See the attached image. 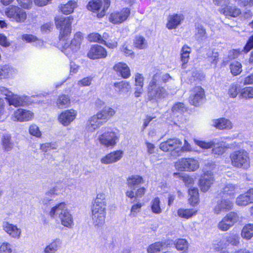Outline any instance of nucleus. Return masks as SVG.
<instances>
[{
  "label": "nucleus",
  "instance_id": "nucleus-51",
  "mask_svg": "<svg viewBox=\"0 0 253 253\" xmlns=\"http://www.w3.org/2000/svg\"><path fill=\"white\" fill-rule=\"evenodd\" d=\"M228 147L226 146L225 144L223 143H221L219 144L218 146H216L215 143L214 142V145L213 146L212 152L214 155L218 156L221 155L225 152Z\"/></svg>",
  "mask_w": 253,
  "mask_h": 253
},
{
  "label": "nucleus",
  "instance_id": "nucleus-14",
  "mask_svg": "<svg viewBox=\"0 0 253 253\" xmlns=\"http://www.w3.org/2000/svg\"><path fill=\"white\" fill-rule=\"evenodd\" d=\"M34 114L30 111L19 108L14 111L11 116V119L14 122H23L32 119Z\"/></svg>",
  "mask_w": 253,
  "mask_h": 253
},
{
  "label": "nucleus",
  "instance_id": "nucleus-22",
  "mask_svg": "<svg viewBox=\"0 0 253 253\" xmlns=\"http://www.w3.org/2000/svg\"><path fill=\"white\" fill-rule=\"evenodd\" d=\"M123 156V151L120 150L114 151L101 158L100 159V162L105 165L115 163L120 160Z\"/></svg>",
  "mask_w": 253,
  "mask_h": 253
},
{
  "label": "nucleus",
  "instance_id": "nucleus-20",
  "mask_svg": "<svg viewBox=\"0 0 253 253\" xmlns=\"http://www.w3.org/2000/svg\"><path fill=\"white\" fill-rule=\"evenodd\" d=\"M105 123L99 115L96 113L88 119L85 128L87 131L93 132Z\"/></svg>",
  "mask_w": 253,
  "mask_h": 253
},
{
  "label": "nucleus",
  "instance_id": "nucleus-27",
  "mask_svg": "<svg viewBox=\"0 0 253 253\" xmlns=\"http://www.w3.org/2000/svg\"><path fill=\"white\" fill-rule=\"evenodd\" d=\"M62 241L56 238L46 245L43 250L42 253H55L61 247Z\"/></svg>",
  "mask_w": 253,
  "mask_h": 253
},
{
  "label": "nucleus",
  "instance_id": "nucleus-15",
  "mask_svg": "<svg viewBox=\"0 0 253 253\" xmlns=\"http://www.w3.org/2000/svg\"><path fill=\"white\" fill-rule=\"evenodd\" d=\"M214 181L213 173L211 170L205 171L199 179V186L201 190L207 192Z\"/></svg>",
  "mask_w": 253,
  "mask_h": 253
},
{
  "label": "nucleus",
  "instance_id": "nucleus-44",
  "mask_svg": "<svg viewBox=\"0 0 253 253\" xmlns=\"http://www.w3.org/2000/svg\"><path fill=\"white\" fill-rule=\"evenodd\" d=\"M230 72L233 76L239 75L242 71V64L238 61H232L229 66Z\"/></svg>",
  "mask_w": 253,
  "mask_h": 253
},
{
  "label": "nucleus",
  "instance_id": "nucleus-61",
  "mask_svg": "<svg viewBox=\"0 0 253 253\" xmlns=\"http://www.w3.org/2000/svg\"><path fill=\"white\" fill-rule=\"evenodd\" d=\"M11 245L7 242L0 243V253H11Z\"/></svg>",
  "mask_w": 253,
  "mask_h": 253
},
{
  "label": "nucleus",
  "instance_id": "nucleus-1",
  "mask_svg": "<svg viewBox=\"0 0 253 253\" xmlns=\"http://www.w3.org/2000/svg\"><path fill=\"white\" fill-rule=\"evenodd\" d=\"M73 20L72 16L55 19L56 27L59 30L58 45L61 51L69 57L79 49L83 39L82 34L77 32L70 42L68 41L71 33Z\"/></svg>",
  "mask_w": 253,
  "mask_h": 253
},
{
  "label": "nucleus",
  "instance_id": "nucleus-9",
  "mask_svg": "<svg viewBox=\"0 0 253 253\" xmlns=\"http://www.w3.org/2000/svg\"><path fill=\"white\" fill-rule=\"evenodd\" d=\"M4 12L7 17L18 23L24 22L27 18L26 11L16 5H11L8 6Z\"/></svg>",
  "mask_w": 253,
  "mask_h": 253
},
{
  "label": "nucleus",
  "instance_id": "nucleus-34",
  "mask_svg": "<svg viewBox=\"0 0 253 253\" xmlns=\"http://www.w3.org/2000/svg\"><path fill=\"white\" fill-rule=\"evenodd\" d=\"M220 12L224 14L226 16L236 17L239 16L241 13L240 9L235 6H231L226 5L224 8H222Z\"/></svg>",
  "mask_w": 253,
  "mask_h": 253
},
{
  "label": "nucleus",
  "instance_id": "nucleus-18",
  "mask_svg": "<svg viewBox=\"0 0 253 253\" xmlns=\"http://www.w3.org/2000/svg\"><path fill=\"white\" fill-rule=\"evenodd\" d=\"M130 10L124 8L120 11L115 12L110 15V21L114 24H119L125 21L129 17Z\"/></svg>",
  "mask_w": 253,
  "mask_h": 253
},
{
  "label": "nucleus",
  "instance_id": "nucleus-53",
  "mask_svg": "<svg viewBox=\"0 0 253 253\" xmlns=\"http://www.w3.org/2000/svg\"><path fill=\"white\" fill-rule=\"evenodd\" d=\"M225 238L228 245L230 244L233 246H237L240 243V237L236 234L227 236Z\"/></svg>",
  "mask_w": 253,
  "mask_h": 253
},
{
  "label": "nucleus",
  "instance_id": "nucleus-10",
  "mask_svg": "<svg viewBox=\"0 0 253 253\" xmlns=\"http://www.w3.org/2000/svg\"><path fill=\"white\" fill-rule=\"evenodd\" d=\"M103 2L104 3L102 5V1L101 0H90L87 5V8L88 10L93 12H96L98 11L102 6L101 11L97 14V17L101 18L105 15L106 11L110 5V1L109 0H103Z\"/></svg>",
  "mask_w": 253,
  "mask_h": 253
},
{
  "label": "nucleus",
  "instance_id": "nucleus-33",
  "mask_svg": "<svg viewBox=\"0 0 253 253\" xmlns=\"http://www.w3.org/2000/svg\"><path fill=\"white\" fill-rule=\"evenodd\" d=\"M238 187L231 183L227 184L221 190L223 196H229L233 199L236 193Z\"/></svg>",
  "mask_w": 253,
  "mask_h": 253
},
{
  "label": "nucleus",
  "instance_id": "nucleus-38",
  "mask_svg": "<svg viewBox=\"0 0 253 253\" xmlns=\"http://www.w3.org/2000/svg\"><path fill=\"white\" fill-rule=\"evenodd\" d=\"M189 195L190 196L188 200L189 204L192 206H195L199 201L198 188L195 187L190 188L189 189Z\"/></svg>",
  "mask_w": 253,
  "mask_h": 253
},
{
  "label": "nucleus",
  "instance_id": "nucleus-12",
  "mask_svg": "<svg viewBox=\"0 0 253 253\" xmlns=\"http://www.w3.org/2000/svg\"><path fill=\"white\" fill-rule=\"evenodd\" d=\"M5 100L9 106H13L15 107L24 106L28 104L29 97L25 95H19L12 92L8 97H5Z\"/></svg>",
  "mask_w": 253,
  "mask_h": 253
},
{
  "label": "nucleus",
  "instance_id": "nucleus-13",
  "mask_svg": "<svg viewBox=\"0 0 253 253\" xmlns=\"http://www.w3.org/2000/svg\"><path fill=\"white\" fill-rule=\"evenodd\" d=\"M2 228L3 231L11 238L15 239H19L21 238L22 230L16 224L5 221L2 222Z\"/></svg>",
  "mask_w": 253,
  "mask_h": 253
},
{
  "label": "nucleus",
  "instance_id": "nucleus-2",
  "mask_svg": "<svg viewBox=\"0 0 253 253\" xmlns=\"http://www.w3.org/2000/svg\"><path fill=\"white\" fill-rule=\"evenodd\" d=\"M106 206L105 194L103 193H98L91 208V218L94 226L101 227L104 224Z\"/></svg>",
  "mask_w": 253,
  "mask_h": 253
},
{
  "label": "nucleus",
  "instance_id": "nucleus-55",
  "mask_svg": "<svg viewBox=\"0 0 253 253\" xmlns=\"http://www.w3.org/2000/svg\"><path fill=\"white\" fill-rule=\"evenodd\" d=\"M239 87L237 84H231L228 89V94L231 98H235L238 94Z\"/></svg>",
  "mask_w": 253,
  "mask_h": 253
},
{
  "label": "nucleus",
  "instance_id": "nucleus-43",
  "mask_svg": "<svg viewBox=\"0 0 253 253\" xmlns=\"http://www.w3.org/2000/svg\"><path fill=\"white\" fill-rule=\"evenodd\" d=\"M70 104V99L68 95H61L58 96L56 101V105L59 108H66Z\"/></svg>",
  "mask_w": 253,
  "mask_h": 253
},
{
  "label": "nucleus",
  "instance_id": "nucleus-37",
  "mask_svg": "<svg viewBox=\"0 0 253 253\" xmlns=\"http://www.w3.org/2000/svg\"><path fill=\"white\" fill-rule=\"evenodd\" d=\"M143 183V178L139 175H132L127 179V184L130 189H135L138 185Z\"/></svg>",
  "mask_w": 253,
  "mask_h": 253
},
{
  "label": "nucleus",
  "instance_id": "nucleus-32",
  "mask_svg": "<svg viewBox=\"0 0 253 253\" xmlns=\"http://www.w3.org/2000/svg\"><path fill=\"white\" fill-rule=\"evenodd\" d=\"M197 210L195 209L179 208L177 211V215L184 219H189L196 215Z\"/></svg>",
  "mask_w": 253,
  "mask_h": 253
},
{
  "label": "nucleus",
  "instance_id": "nucleus-45",
  "mask_svg": "<svg viewBox=\"0 0 253 253\" xmlns=\"http://www.w3.org/2000/svg\"><path fill=\"white\" fill-rule=\"evenodd\" d=\"M175 248L182 253H187L188 249V243L184 239H178L174 244Z\"/></svg>",
  "mask_w": 253,
  "mask_h": 253
},
{
  "label": "nucleus",
  "instance_id": "nucleus-30",
  "mask_svg": "<svg viewBox=\"0 0 253 253\" xmlns=\"http://www.w3.org/2000/svg\"><path fill=\"white\" fill-rule=\"evenodd\" d=\"M16 73V70L9 65L0 66V79L12 78Z\"/></svg>",
  "mask_w": 253,
  "mask_h": 253
},
{
  "label": "nucleus",
  "instance_id": "nucleus-59",
  "mask_svg": "<svg viewBox=\"0 0 253 253\" xmlns=\"http://www.w3.org/2000/svg\"><path fill=\"white\" fill-rule=\"evenodd\" d=\"M29 131L31 135L36 137L40 138L42 136V132L36 125L33 124L31 125L29 128Z\"/></svg>",
  "mask_w": 253,
  "mask_h": 253
},
{
  "label": "nucleus",
  "instance_id": "nucleus-64",
  "mask_svg": "<svg viewBox=\"0 0 253 253\" xmlns=\"http://www.w3.org/2000/svg\"><path fill=\"white\" fill-rule=\"evenodd\" d=\"M93 78L92 77H87L80 80L78 82V85L79 86H89L92 82Z\"/></svg>",
  "mask_w": 253,
  "mask_h": 253
},
{
  "label": "nucleus",
  "instance_id": "nucleus-21",
  "mask_svg": "<svg viewBox=\"0 0 253 253\" xmlns=\"http://www.w3.org/2000/svg\"><path fill=\"white\" fill-rule=\"evenodd\" d=\"M205 97L204 89L200 87L197 86L193 88L190 96V102L194 106H198L203 102Z\"/></svg>",
  "mask_w": 253,
  "mask_h": 253
},
{
  "label": "nucleus",
  "instance_id": "nucleus-48",
  "mask_svg": "<svg viewBox=\"0 0 253 253\" xmlns=\"http://www.w3.org/2000/svg\"><path fill=\"white\" fill-rule=\"evenodd\" d=\"M186 110L184 104L178 102L175 104L172 107L171 111L174 117H178Z\"/></svg>",
  "mask_w": 253,
  "mask_h": 253
},
{
  "label": "nucleus",
  "instance_id": "nucleus-7",
  "mask_svg": "<svg viewBox=\"0 0 253 253\" xmlns=\"http://www.w3.org/2000/svg\"><path fill=\"white\" fill-rule=\"evenodd\" d=\"M174 166L178 170L194 171L199 169L200 164L198 160L194 158H183L178 159Z\"/></svg>",
  "mask_w": 253,
  "mask_h": 253
},
{
  "label": "nucleus",
  "instance_id": "nucleus-63",
  "mask_svg": "<svg viewBox=\"0 0 253 253\" xmlns=\"http://www.w3.org/2000/svg\"><path fill=\"white\" fill-rule=\"evenodd\" d=\"M173 174L174 176L180 178L186 184H191L193 182V179L186 174H181L178 172H174Z\"/></svg>",
  "mask_w": 253,
  "mask_h": 253
},
{
  "label": "nucleus",
  "instance_id": "nucleus-25",
  "mask_svg": "<svg viewBox=\"0 0 253 253\" xmlns=\"http://www.w3.org/2000/svg\"><path fill=\"white\" fill-rule=\"evenodd\" d=\"M183 19L184 16L182 14L169 15L168 18L167 27L170 30L175 29L181 24Z\"/></svg>",
  "mask_w": 253,
  "mask_h": 253
},
{
  "label": "nucleus",
  "instance_id": "nucleus-56",
  "mask_svg": "<svg viewBox=\"0 0 253 253\" xmlns=\"http://www.w3.org/2000/svg\"><path fill=\"white\" fill-rule=\"evenodd\" d=\"M227 245L228 244L227 243L225 238L224 237L219 241H215L213 244V247L215 250L219 251L225 248Z\"/></svg>",
  "mask_w": 253,
  "mask_h": 253
},
{
  "label": "nucleus",
  "instance_id": "nucleus-50",
  "mask_svg": "<svg viewBox=\"0 0 253 253\" xmlns=\"http://www.w3.org/2000/svg\"><path fill=\"white\" fill-rule=\"evenodd\" d=\"M218 53L217 52H215L213 50L211 51L209 50L207 53L208 61L211 63V64L213 65L214 67H216L218 62Z\"/></svg>",
  "mask_w": 253,
  "mask_h": 253
},
{
  "label": "nucleus",
  "instance_id": "nucleus-49",
  "mask_svg": "<svg viewBox=\"0 0 253 253\" xmlns=\"http://www.w3.org/2000/svg\"><path fill=\"white\" fill-rule=\"evenodd\" d=\"M107 34L104 33L103 34V38L104 42L103 43L109 48H114L118 45V41L116 38L111 37V39L107 40Z\"/></svg>",
  "mask_w": 253,
  "mask_h": 253
},
{
  "label": "nucleus",
  "instance_id": "nucleus-40",
  "mask_svg": "<svg viewBox=\"0 0 253 253\" xmlns=\"http://www.w3.org/2000/svg\"><path fill=\"white\" fill-rule=\"evenodd\" d=\"M191 48L187 45H184L181 50V60L182 62V68H186V64L188 62L189 54L191 53Z\"/></svg>",
  "mask_w": 253,
  "mask_h": 253
},
{
  "label": "nucleus",
  "instance_id": "nucleus-52",
  "mask_svg": "<svg viewBox=\"0 0 253 253\" xmlns=\"http://www.w3.org/2000/svg\"><path fill=\"white\" fill-rule=\"evenodd\" d=\"M134 46L139 49H144L147 46V43L144 38L136 36L134 40Z\"/></svg>",
  "mask_w": 253,
  "mask_h": 253
},
{
  "label": "nucleus",
  "instance_id": "nucleus-60",
  "mask_svg": "<svg viewBox=\"0 0 253 253\" xmlns=\"http://www.w3.org/2000/svg\"><path fill=\"white\" fill-rule=\"evenodd\" d=\"M57 145L55 143H45L41 145V149L45 152H48L51 150L56 149Z\"/></svg>",
  "mask_w": 253,
  "mask_h": 253
},
{
  "label": "nucleus",
  "instance_id": "nucleus-3",
  "mask_svg": "<svg viewBox=\"0 0 253 253\" xmlns=\"http://www.w3.org/2000/svg\"><path fill=\"white\" fill-rule=\"evenodd\" d=\"M49 214L51 217L58 216L61 225L64 227L69 229L73 227L74 225L73 217L65 203L62 202L53 207Z\"/></svg>",
  "mask_w": 253,
  "mask_h": 253
},
{
  "label": "nucleus",
  "instance_id": "nucleus-46",
  "mask_svg": "<svg viewBox=\"0 0 253 253\" xmlns=\"http://www.w3.org/2000/svg\"><path fill=\"white\" fill-rule=\"evenodd\" d=\"M240 97L246 99L253 98V87L247 86L242 88L240 91Z\"/></svg>",
  "mask_w": 253,
  "mask_h": 253
},
{
  "label": "nucleus",
  "instance_id": "nucleus-5",
  "mask_svg": "<svg viewBox=\"0 0 253 253\" xmlns=\"http://www.w3.org/2000/svg\"><path fill=\"white\" fill-rule=\"evenodd\" d=\"M120 137L118 130L104 127L98 134L97 140L101 145L106 148H113L119 141Z\"/></svg>",
  "mask_w": 253,
  "mask_h": 253
},
{
  "label": "nucleus",
  "instance_id": "nucleus-54",
  "mask_svg": "<svg viewBox=\"0 0 253 253\" xmlns=\"http://www.w3.org/2000/svg\"><path fill=\"white\" fill-rule=\"evenodd\" d=\"M163 244L160 242H157L149 246L147 249L148 253H157L163 249Z\"/></svg>",
  "mask_w": 253,
  "mask_h": 253
},
{
  "label": "nucleus",
  "instance_id": "nucleus-35",
  "mask_svg": "<svg viewBox=\"0 0 253 253\" xmlns=\"http://www.w3.org/2000/svg\"><path fill=\"white\" fill-rule=\"evenodd\" d=\"M1 143L2 148L6 151L12 150L14 143L11 140V136L9 134L4 133L1 137Z\"/></svg>",
  "mask_w": 253,
  "mask_h": 253
},
{
  "label": "nucleus",
  "instance_id": "nucleus-19",
  "mask_svg": "<svg viewBox=\"0 0 253 253\" xmlns=\"http://www.w3.org/2000/svg\"><path fill=\"white\" fill-rule=\"evenodd\" d=\"M105 123L99 115L96 113L88 119L85 128L87 131L93 132Z\"/></svg>",
  "mask_w": 253,
  "mask_h": 253
},
{
  "label": "nucleus",
  "instance_id": "nucleus-8",
  "mask_svg": "<svg viewBox=\"0 0 253 253\" xmlns=\"http://www.w3.org/2000/svg\"><path fill=\"white\" fill-rule=\"evenodd\" d=\"M181 140L177 138L168 139L161 143L160 149L164 152H169L171 156L177 157L179 156Z\"/></svg>",
  "mask_w": 253,
  "mask_h": 253
},
{
  "label": "nucleus",
  "instance_id": "nucleus-16",
  "mask_svg": "<svg viewBox=\"0 0 253 253\" xmlns=\"http://www.w3.org/2000/svg\"><path fill=\"white\" fill-rule=\"evenodd\" d=\"M107 55L105 48L98 44L92 46L87 53V57L92 60L105 58Z\"/></svg>",
  "mask_w": 253,
  "mask_h": 253
},
{
  "label": "nucleus",
  "instance_id": "nucleus-26",
  "mask_svg": "<svg viewBox=\"0 0 253 253\" xmlns=\"http://www.w3.org/2000/svg\"><path fill=\"white\" fill-rule=\"evenodd\" d=\"M232 207L233 202L231 201L224 199L217 202L213 210L214 213L219 214L222 212H226L231 210Z\"/></svg>",
  "mask_w": 253,
  "mask_h": 253
},
{
  "label": "nucleus",
  "instance_id": "nucleus-11",
  "mask_svg": "<svg viewBox=\"0 0 253 253\" xmlns=\"http://www.w3.org/2000/svg\"><path fill=\"white\" fill-rule=\"evenodd\" d=\"M238 220V214L235 212H230L218 223L217 226L219 230L226 231L232 227Z\"/></svg>",
  "mask_w": 253,
  "mask_h": 253
},
{
  "label": "nucleus",
  "instance_id": "nucleus-62",
  "mask_svg": "<svg viewBox=\"0 0 253 253\" xmlns=\"http://www.w3.org/2000/svg\"><path fill=\"white\" fill-rule=\"evenodd\" d=\"M142 204L141 203H137L134 204L130 210L129 215L131 217H135L137 213L140 211Z\"/></svg>",
  "mask_w": 253,
  "mask_h": 253
},
{
  "label": "nucleus",
  "instance_id": "nucleus-31",
  "mask_svg": "<svg viewBox=\"0 0 253 253\" xmlns=\"http://www.w3.org/2000/svg\"><path fill=\"white\" fill-rule=\"evenodd\" d=\"M103 121L106 123L111 118L114 116L116 111L112 108L105 106L102 110L97 113Z\"/></svg>",
  "mask_w": 253,
  "mask_h": 253
},
{
  "label": "nucleus",
  "instance_id": "nucleus-4",
  "mask_svg": "<svg viewBox=\"0 0 253 253\" xmlns=\"http://www.w3.org/2000/svg\"><path fill=\"white\" fill-rule=\"evenodd\" d=\"M148 97L150 100L158 101L168 95L166 89L160 84V76L154 75L148 85Z\"/></svg>",
  "mask_w": 253,
  "mask_h": 253
},
{
  "label": "nucleus",
  "instance_id": "nucleus-6",
  "mask_svg": "<svg viewBox=\"0 0 253 253\" xmlns=\"http://www.w3.org/2000/svg\"><path fill=\"white\" fill-rule=\"evenodd\" d=\"M230 159L231 164L234 167L247 169L250 166L249 154L244 149L232 152L230 155Z\"/></svg>",
  "mask_w": 253,
  "mask_h": 253
},
{
  "label": "nucleus",
  "instance_id": "nucleus-23",
  "mask_svg": "<svg viewBox=\"0 0 253 253\" xmlns=\"http://www.w3.org/2000/svg\"><path fill=\"white\" fill-rule=\"evenodd\" d=\"M211 125L220 130H229L233 128V124L231 121L225 118L213 119L211 121Z\"/></svg>",
  "mask_w": 253,
  "mask_h": 253
},
{
  "label": "nucleus",
  "instance_id": "nucleus-47",
  "mask_svg": "<svg viewBox=\"0 0 253 253\" xmlns=\"http://www.w3.org/2000/svg\"><path fill=\"white\" fill-rule=\"evenodd\" d=\"M194 142L196 145L204 149H208L212 148L214 145V141H205L197 138L194 139Z\"/></svg>",
  "mask_w": 253,
  "mask_h": 253
},
{
  "label": "nucleus",
  "instance_id": "nucleus-28",
  "mask_svg": "<svg viewBox=\"0 0 253 253\" xmlns=\"http://www.w3.org/2000/svg\"><path fill=\"white\" fill-rule=\"evenodd\" d=\"M113 69L116 72L120 74L121 76L125 79H127L130 76L129 68L125 63L119 62L116 64Z\"/></svg>",
  "mask_w": 253,
  "mask_h": 253
},
{
  "label": "nucleus",
  "instance_id": "nucleus-58",
  "mask_svg": "<svg viewBox=\"0 0 253 253\" xmlns=\"http://www.w3.org/2000/svg\"><path fill=\"white\" fill-rule=\"evenodd\" d=\"M121 50L126 56L132 57L134 55V53L131 50L130 46L126 42L121 46Z\"/></svg>",
  "mask_w": 253,
  "mask_h": 253
},
{
  "label": "nucleus",
  "instance_id": "nucleus-42",
  "mask_svg": "<svg viewBox=\"0 0 253 253\" xmlns=\"http://www.w3.org/2000/svg\"><path fill=\"white\" fill-rule=\"evenodd\" d=\"M161 201L158 197H156L150 202V207L152 212L155 214H160L162 209L160 206Z\"/></svg>",
  "mask_w": 253,
  "mask_h": 253
},
{
  "label": "nucleus",
  "instance_id": "nucleus-57",
  "mask_svg": "<svg viewBox=\"0 0 253 253\" xmlns=\"http://www.w3.org/2000/svg\"><path fill=\"white\" fill-rule=\"evenodd\" d=\"M88 39L90 42H97L101 44L104 42L103 37H102L100 35L96 33L89 34Z\"/></svg>",
  "mask_w": 253,
  "mask_h": 253
},
{
  "label": "nucleus",
  "instance_id": "nucleus-41",
  "mask_svg": "<svg viewBox=\"0 0 253 253\" xmlns=\"http://www.w3.org/2000/svg\"><path fill=\"white\" fill-rule=\"evenodd\" d=\"M241 236L246 240H250L253 237V224L248 223L243 227Z\"/></svg>",
  "mask_w": 253,
  "mask_h": 253
},
{
  "label": "nucleus",
  "instance_id": "nucleus-39",
  "mask_svg": "<svg viewBox=\"0 0 253 253\" xmlns=\"http://www.w3.org/2000/svg\"><path fill=\"white\" fill-rule=\"evenodd\" d=\"M195 37L199 42L203 41L208 38L206 29L202 25H198L196 26Z\"/></svg>",
  "mask_w": 253,
  "mask_h": 253
},
{
  "label": "nucleus",
  "instance_id": "nucleus-29",
  "mask_svg": "<svg viewBox=\"0 0 253 253\" xmlns=\"http://www.w3.org/2000/svg\"><path fill=\"white\" fill-rule=\"evenodd\" d=\"M78 6L77 2L75 0H69L66 3L61 4L59 6V9L61 12L66 15L72 13L74 9Z\"/></svg>",
  "mask_w": 253,
  "mask_h": 253
},
{
  "label": "nucleus",
  "instance_id": "nucleus-24",
  "mask_svg": "<svg viewBox=\"0 0 253 253\" xmlns=\"http://www.w3.org/2000/svg\"><path fill=\"white\" fill-rule=\"evenodd\" d=\"M252 203H253V188L240 194L236 200V204L239 206H246Z\"/></svg>",
  "mask_w": 253,
  "mask_h": 253
},
{
  "label": "nucleus",
  "instance_id": "nucleus-17",
  "mask_svg": "<svg viewBox=\"0 0 253 253\" xmlns=\"http://www.w3.org/2000/svg\"><path fill=\"white\" fill-rule=\"evenodd\" d=\"M77 112L73 109L63 111L58 116V121L64 126H69L76 118Z\"/></svg>",
  "mask_w": 253,
  "mask_h": 253
},
{
  "label": "nucleus",
  "instance_id": "nucleus-36",
  "mask_svg": "<svg viewBox=\"0 0 253 253\" xmlns=\"http://www.w3.org/2000/svg\"><path fill=\"white\" fill-rule=\"evenodd\" d=\"M116 91L120 94L126 93L131 89L130 84L126 81H121L114 84Z\"/></svg>",
  "mask_w": 253,
  "mask_h": 253
}]
</instances>
